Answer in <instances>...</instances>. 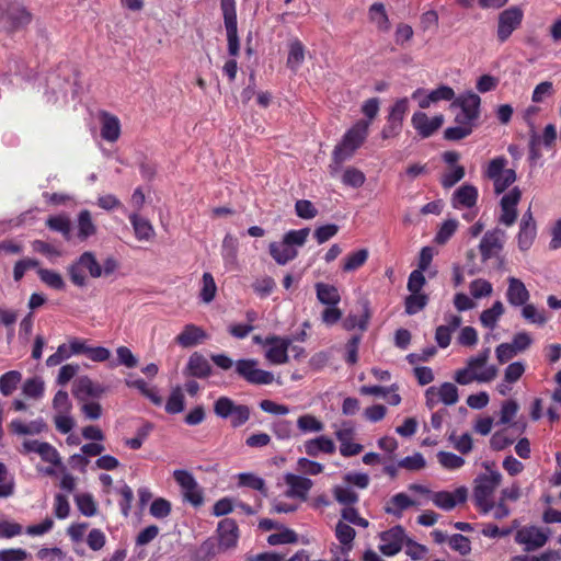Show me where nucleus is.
Returning a JSON list of instances; mask_svg holds the SVG:
<instances>
[{
	"label": "nucleus",
	"mask_w": 561,
	"mask_h": 561,
	"mask_svg": "<svg viewBox=\"0 0 561 561\" xmlns=\"http://www.w3.org/2000/svg\"><path fill=\"white\" fill-rule=\"evenodd\" d=\"M416 503L405 493H397L392 495L385 506V512L396 517H401L403 511L414 506Z\"/></svg>",
	"instance_id": "a878e982"
},
{
	"label": "nucleus",
	"mask_w": 561,
	"mask_h": 561,
	"mask_svg": "<svg viewBox=\"0 0 561 561\" xmlns=\"http://www.w3.org/2000/svg\"><path fill=\"white\" fill-rule=\"evenodd\" d=\"M264 342L268 344L265 352V358L271 364L282 365L288 362V350L291 345V340L289 337L272 334L266 336Z\"/></svg>",
	"instance_id": "9d476101"
},
{
	"label": "nucleus",
	"mask_w": 561,
	"mask_h": 561,
	"mask_svg": "<svg viewBox=\"0 0 561 561\" xmlns=\"http://www.w3.org/2000/svg\"><path fill=\"white\" fill-rule=\"evenodd\" d=\"M412 126L422 138L431 137L444 123L443 115L428 117L424 112H415L411 118Z\"/></svg>",
	"instance_id": "ddd939ff"
},
{
	"label": "nucleus",
	"mask_w": 561,
	"mask_h": 561,
	"mask_svg": "<svg viewBox=\"0 0 561 561\" xmlns=\"http://www.w3.org/2000/svg\"><path fill=\"white\" fill-rule=\"evenodd\" d=\"M304 448L310 457H318L321 453L332 455L336 449L334 442L324 435L306 440Z\"/></svg>",
	"instance_id": "412c9836"
},
{
	"label": "nucleus",
	"mask_w": 561,
	"mask_h": 561,
	"mask_svg": "<svg viewBox=\"0 0 561 561\" xmlns=\"http://www.w3.org/2000/svg\"><path fill=\"white\" fill-rule=\"evenodd\" d=\"M501 481L502 474L499 471H491L489 474L483 473L474 479L473 501L481 513L488 514L493 510L494 501L492 496Z\"/></svg>",
	"instance_id": "f03ea898"
},
{
	"label": "nucleus",
	"mask_w": 561,
	"mask_h": 561,
	"mask_svg": "<svg viewBox=\"0 0 561 561\" xmlns=\"http://www.w3.org/2000/svg\"><path fill=\"white\" fill-rule=\"evenodd\" d=\"M224 24L227 33L228 53L237 57L240 51L236 0H220Z\"/></svg>",
	"instance_id": "39448f33"
},
{
	"label": "nucleus",
	"mask_w": 561,
	"mask_h": 561,
	"mask_svg": "<svg viewBox=\"0 0 561 561\" xmlns=\"http://www.w3.org/2000/svg\"><path fill=\"white\" fill-rule=\"evenodd\" d=\"M129 221L134 228L135 237L139 241H149L154 236V229L149 220L140 217L137 213L128 216Z\"/></svg>",
	"instance_id": "bb28decb"
},
{
	"label": "nucleus",
	"mask_w": 561,
	"mask_h": 561,
	"mask_svg": "<svg viewBox=\"0 0 561 561\" xmlns=\"http://www.w3.org/2000/svg\"><path fill=\"white\" fill-rule=\"evenodd\" d=\"M513 443L514 438L507 434L506 430L495 432L490 439V446L493 450H503Z\"/></svg>",
	"instance_id": "774afa93"
},
{
	"label": "nucleus",
	"mask_w": 561,
	"mask_h": 561,
	"mask_svg": "<svg viewBox=\"0 0 561 561\" xmlns=\"http://www.w3.org/2000/svg\"><path fill=\"white\" fill-rule=\"evenodd\" d=\"M22 380V374L18 370H10L0 376V392L4 396H11Z\"/></svg>",
	"instance_id": "72a5a7b5"
},
{
	"label": "nucleus",
	"mask_w": 561,
	"mask_h": 561,
	"mask_svg": "<svg viewBox=\"0 0 561 561\" xmlns=\"http://www.w3.org/2000/svg\"><path fill=\"white\" fill-rule=\"evenodd\" d=\"M368 14L370 22L376 25L379 32L387 33L390 31L391 23L383 3L375 2L371 4Z\"/></svg>",
	"instance_id": "c85d7f7f"
},
{
	"label": "nucleus",
	"mask_w": 561,
	"mask_h": 561,
	"mask_svg": "<svg viewBox=\"0 0 561 561\" xmlns=\"http://www.w3.org/2000/svg\"><path fill=\"white\" fill-rule=\"evenodd\" d=\"M305 53H306V48H305V45L302 44V42H300L297 38L294 39L289 44L287 66L290 69L296 70L304 62Z\"/></svg>",
	"instance_id": "c9c22d12"
},
{
	"label": "nucleus",
	"mask_w": 561,
	"mask_h": 561,
	"mask_svg": "<svg viewBox=\"0 0 561 561\" xmlns=\"http://www.w3.org/2000/svg\"><path fill=\"white\" fill-rule=\"evenodd\" d=\"M537 236V227L528 226L527 222L519 224L517 243L520 251H527L533 245Z\"/></svg>",
	"instance_id": "f704fd0d"
},
{
	"label": "nucleus",
	"mask_w": 561,
	"mask_h": 561,
	"mask_svg": "<svg viewBox=\"0 0 561 561\" xmlns=\"http://www.w3.org/2000/svg\"><path fill=\"white\" fill-rule=\"evenodd\" d=\"M105 391L106 388L101 383L94 382L88 377H83L78 381L76 394L84 393L92 398H100Z\"/></svg>",
	"instance_id": "58836bf2"
},
{
	"label": "nucleus",
	"mask_w": 561,
	"mask_h": 561,
	"mask_svg": "<svg viewBox=\"0 0 561 561\" xmlns=\"http://www.w3.org/2000/svg\"><path fill=\"white\" fill-rule=\"evenodd\" d=\"M186 370L190 376L204 379L210 376L211 366L204 355L194 352L188 358Z\"/></svg>",
	"instance_id": "4be33fe9"
},
{
	"label": "nucleus",
	"mask_w": 561,
	"mask_h": 561,
	"mask_svg": "<svg viewBox=\"0 0 561 561\" xmlns=\"http://www.w3.org/2000/svg\"><path fill=\"white\" fill-rule=\"evenodd\" d=\"M76 504L80 513L84 516H94L98 512V505L94 497L90 493L78 494L76 497Z\"/></svg>",
	"instance_id": "79ce46f5"
},
{
	"label": "nucleus",
	"mask_w": 561,
	"mask_h": 561,
	"mask_svg": "<svg viewBox=\"0 0 561 561\" xmlns=\"http://www.w3.org/2000/svg\"><path fill=\"white\" fill-rule=\"evenodd\" d=\"M522 307V316L526 321L538 325H543L547 322L545 311H539L535 305L526 302Z\"/></svg>",
	"instance_id": "8fccbe9b"
},
{
	"label": "nucleus",
	"mask_w": 561,
	"mask_h": 561,
	"mask_svg": "<svg viewBox=\"0 0 561 561\" xmlns=\"http://www.w3.org/2000/svg\"><path fill=\"white\" fill-rule=\"evenodd\" d=\"M496 375L497 369L495 366H489L480 374L473 373V370L467 366V368L458 369L454 378L459 385H469L473 380H478L480 382L491 381L496 377Z\"/></svg>",
	"instance_id": "a211bd4d"
},
{
	"label": "nucleus",
	"mask_w": 561,
	"mask_h": 561,
	"mask_svg": "<svg viewBox=\"0 0 561 561\" xmlns=\"http://www.w3.org/2000/svg\"><path fill=\"white\" fill-rule=\"evenodd\" d=\"M426 461L421 453H415L412 456H408L398 461V467L407 469L409 471H419L424 469Z\"/></svg>",
	"instance_id": "bf43d9fd"
},
{
	"label": "nucleus",
	"mask_w": 561,
	"mask_h": 561,
	"mask_svg": "<svg viewBox=\"0 0 561 561\" xmlns=\"http://www.w3.org/2000/svg\"><path fill=\"white\" fill-rule=\"evenodd\" d=\"M46 226L53 231L60 232L66 240H70L71 224L67 216H50L46 220Z\"/></svg>",
	"instance_id": "4c0bfd02"
},
{
	"label": "nucleus",
	"mask_w": 561,
	"mask_h": 561,
	"mask_svg": "<svg viewBox=\"0 0 561 561\" xmlns=\"http://www.w3.org/2000/svg\"><path fill=\"white\" fill-rule=\"evenodd\" d=\"M505 297L512 307L517 308L528 302L530 293L519 278L511 276L507 278Z\"/></svg>",
	"instance_id": "f3484780"
},
{
	"label": "nucleus",
	"mask_w": 561,
	"mask_h": 561,
	"mask_svg": "<svg viewBox=\"0 0 561 561\" xmlns=\"http://www.w3.org/2000/svg\"><path fill=\"white\" fill-rule=\"evenodd\" d=\"M448 439L453 444L454 448L462 455L469 454L473 448L472 437L468 433H465L460 436L451 433Z\"/></svg>",
	"instance_id": "864d4df0"
},
{
	"label": "nucleus",
	"mask_w": 561,
	"mask_h": 561,
	"mask_svg": "<svg viewBox=\"0 0 561 561\" xmlns=\"http://www.w3.org/2000/svg\"><path fill=\"white\" fill-rule=\"evenodd\" d=\"M370 122L366 119L357 121L343 135L341 141L334 147L329 165L330 174L335 175L342 168V164L351 159L356 150L363 146L369 134Z\"/></svg>",
	"instance_id": "f257e3e1"
},
{
	"label": "nucleus",
	"mask_w": 561,
	"mask_h": 561,
	"mask_svg": "<svg viewBox=\"0 0 561 561\" xmlns=\"http://www.w3.org/2000/svg\"><path fill=\"white\" fill-rule=\"evenodd\" d=\"M478 188L471 184H465L457 188L453 195L454 207L471 208L478 201Z\"/></svg>",
	"instance_id": "5701e85b"
},
{
	"label": "nucleus",
	"mask_w": 561,
	"mask_h": 561,
	"mask_svg": "<svg viewBox=\"0 0 561 561\" xmlns=\"http://www.w3.org/2000/svg\"><path fill=\"white\" fill-rule=\"evenodd\" d=\"M436 393L438 394L439 401L446 405L456 404L459 400L458 389L451 382L442 383L439 389H436Z\"/></svg>",
	"instance_id": "c03bdc74"
},
{
	"label": "nucleus",
	"mask_w": 561,
	"mask_h": 561,
	"mask_svg": "<svg viewBox=\"0 0 561 561\" xmlns=\"http://www.w3.org/2000/svg\"><path fill=\"white\" fill-rule=\"evenodd\" d=\"M448 545L460 556H468L471 552V542L469 538L461 534H455L448 538Z\"/></svg>",
	"instance_id": "4d7b16f0"
},
{
	"label": "nucleus",
	"mask_w": 561,
	"mask_h": 561,
	"mask_svg": "<svg viewBox=\"0 0 561 561\" xmlns=\"http://www.w3.org/2000/svg\"><path fill=\"white\" fill-rule=\"evenodd\" d=\"M9 428L16 435H37L47 431V424L42 417L31 421L28 424L15 419L10 422Z\"/></svg>",
	"instance_id": "b1692460"
},
{
	"label": "nucleus",
	"mask_w": 561,
	"mask_h": 561,
	"mask_svg": "<svg viewBox=\"0 0 561 561\" xmlns=\"http://www.w3.org/2000/svg\"><path fill=\"white\" fill-rule=\"evenodd\" d=\"M238 479L239 485L260 491L262 494L266 495L267 489L265 486V481L262 478L253 473H240Z\"/></svg>",
	"instance_id": "09e8293b"
},
{
	"label": "nucleus",
	"mask_w": 561,
	"mask_h": 561,
	"mask_svg": "<svg viewBox=\"0 0 561 561\" xmlns=\"http://www.w3.org/2000/svg\"><path fill=\"white\" fill-rule=\"evenodd\" d=\"M184 410V394L180 387L172 390L165 403V411L170 414H178Z\"/></svg>",
	"instance_id": "3c124183"
},
{
	"label": "nucleus",
	"mask_w": 561,
	"mask_h": 561,
	"mask_svg": "<svg viewBox=\"0 0 561 561\" xmlns=\"http://www.w3.org/2000/svg\"><path fill=\"white\" fill-rule=\"evenodd\" d=\"M44 381L39 377H33L25 380L22 391L28 398L39 399L44 394Z\"/></svg>",
	"instance_id": "de8ad7c7"
},
{
	"label": "nucleus",
	"mask_w": 561,
	"mask_h": 561,
	"mask_svg": "<svg viewBox=\"0 0 561 561\" xmlns=\"http://www.w3.org/2000/svg\"><path fill=\"white\" fill-rule=\"evenodd\" d=\"M215 415L221 420H229L233 428L241 427L251 417V409L247 404L237 403L227 396H221L213 404Z\"/></svg>",
	"instance_id": "7ed1b4c3"
},
{
	"label": "nucleus",
	"mask_w": 561,
	"mask_h": 561,
	"mask_svg": "<svg viewBox=\"0 0 561 561\" xmlns=\"http://www.w3.org/2000/svg\"><path fill=\"white\" fill-rule=\"evenodd\" d=\"M284 481L288 486L286 491L287 497H296L301 501H306L308 493L311 490L313 483L309 478L301 477L295 473H286Z\"/></svg>",
	"instance_id": "2eb2a0df"
},
{
	"label": "nucleus",
	"mask_w": 561,
	"mask_h": 561,
	"mask_svg": "<svg viewBox=\"0 0 561 561\" xmlns=\"http://www.w3.org/2000/svg\"><path fill=\"white\" fill-rule=\"evenodd\" d=\"M43 461L51 463L56 467L61 466V458L58 450L47 442H43L39 446L38 454Z\"/></svg>",
	"instance_id": "6e6d98bb"
},
{
	"label": "nucleus",
	"mask_w": 561,
	"mask_h": 561,
	"mask_svg": "<svg viewBox=\"0 0 561 561\" xmlns=\"http://www.w3.org/2000/svg\"><path fill=\"white\" fill-rule=\"evenodd\" d=\"M369 252L367 249H359L357 251L348 253L343 259L342 271L344 273H351L362 267L368 260Z\"/></svg>",
	"instance_id": "7c9ffc66"
},
{
	"label": "nucleus",
	"mask_w": 561,
	"mask_h": 561,
	"mask_svg": "<svg viewBox=\"0 0 561 561\" xmlns=\"http://www.w3.org/2000/svg\"><path fill=\"white\" fill-rule=\"evenodd\" d=\"M355 529L348 524L340 520L335 527V536L341 545L351 548L355 538Z\"/></svg>",
	"instance_id": "603ef678"
},
{
	"label": "nucleus",
	"mask_w": 561,
	"mask_h": 561,
	"mask_svg": "<svg viewBox=\"0 0 561 561\" xmlns=\"http://www.w3.org/2000/svg\"><path fill=\"white\" fill-rule=\"evenodd\" d=\"M335 500L346 506H352L358 502V494L351 488L335 486L333 490Z\"/></svg>",
	"instance_id": "e2e57ef3"
},
{
	"label": "nucleus",
	"mask_w": 561,
	"mask_h": 561,
	"mask_svg": "<svg viewBox=\"0 0 561 561\" xmlns=\"http://www.w3.org/2000/svg\"><path fill=\"white\" fill-rule=\"evenodd\" d=\"M297 426L304 433H318L324 428L323 423L311 414L300 415L297 420Z\"/></svg>",
	"instance_id": "a18cd8bd"
},
{
	"label": "nucleus",
	"mask_w": 561,
	"mask_h": 561,
	"mask_svg": "<svg viewBox=\"0 0 561 561\" xmlns=\"http://www.w3.org/2000/svg\"><path fill=\"white\" fill-rule=\"evenodd\" d=\"M218 546L222 550H229L237 546L239 539V528L237 522L232 518H224L217 527Z\"/></svg>",
	"instance_id": "4468645a"
},
{
	"label": "nucleus",
	"mask_w": 561,
	"mask_h": 561,
	"mask_svg": "<svg viewBox=\"0 0 561 561\" xmlns=\"http://www.w3.org/2000/svg\"><path fill=\"white\" fill-rule=\"evenodd\" d=\"M428 302V297L425 294L422 293H411L404 301L405 312L408 314H415L422 309L425 308V306Z\"/></svg>",
	"instance_id": "a19ab883"
},
{
	"label": "nucleus",
	"mask_w": 561,
	"mask_h": 561,
	"mask_svg": "<svg viewBox=\"0 0 561 561\" xmlns=\"http://www.w3.org/2000/svg\"><path fill=\"white\" fill-rule=\"evenodd\" d=\"M268 252L275 262L279 265L287 264L298 255V251L287 244L284 240L280 242H271L268 245Z\"/></svg>",
	"instance_id": "393cba45"
},
{
	"label": "nucleus",
	"mask_w": 561,
	"mask_h": 561,
	"mask_svg": "<svg viewBox=\"0 0 561 561\" xmlns=\"http://www.w3.org/2000/svg\"><path fill=\"white\" fill-rule=\"evenodd\" d=\"M96 233V226L92 220L91 213L88 209H83L78 215V238L81 241Z\"/></svg>",
	"instance_id": "2f4dec72"
},
{
	"label": "nucleus",
	"mask_w": 561,
	"mask_h": 561,
	"mask_svg": "<svg viewBox=\"0 0 561 561\" xmlns=\"http://www.w3.org/2000/svg\"><path fill=\"white\" fill-rule=\"evenodd\" d=\"M480 96L472 92H468L467 94L459 96L453 103V105L459 106L462 112L469 113L476 118H478L480 114Z\"/></svg>",
	"instance_id": "c756f323"
},
{
	"label": "nucleus",
	"mask_w": 561,
	"mask_h": 561,
	"mask_svg": "<svg viewBox=\"0 0 561 561\" xmlns=\"http://www.w3.org/2000/svg\"><path fill=\"white\" fill-rule=\"evenodd\" d=\"M67 271L73 285L78 287H84L87 285L84 268L79 264L78 259L68 266Z\"/></svg>",
	"instance_id": "338daca9"
},
{
	"label": "nucleus",
	"mask_w": 561,
	"mask_h": 561,
	"mask_svg": "<svg viewBox=\"0 0 561 561\" xmlns=\"http://www.w3.org/2000/svg\"><path fill=\"white\" fill-rule=\"evenodd\" d=\"M309 232V228L289 230L284 234L283 240L293 248L294 245L301 247L306 243Z\"/></svg>",
	"instance_id": "69168bd1"
},
{
	"label": "nucleus",
	"mask_w": 561,
	"mask_h": 561,
	"mask_svg": "<svg viewBox=\"0 0 561 561\" xmlns=\"http://www.w3.org/2000/svg\"><path fill=\"white\" fill-rule=\"evenodd\" d=\"M79 264L87 270L91 277L98 278L102 275V266L92 252H83L79 257Z\"/></svg>",
	"instance_id": "37998d69"
},
{
	"label": "nucleus",
	"mask_w": 561,
	"mask_h": 561,
	"mask_svg": "<svg viewBox=\"0 0 561 561\" xmlns=\"http://www.w3.org/2000/svg\"><path fill=\"white\" fill-rule=\"evenodd\" d=\"M458 221L456 219H448L443 222L435 236V242L437 244H445L456 232Z\"/></svg>",
	"instance_id": "13d9d810"
},
{
	"label": "nucleus",
	"mask_w": 561,
	"mask_h": 561,
	"mask_svg": "<svg viewBox=\"0 0 561 561\" xmlns=\"http://www.w3.org/2000/svg\"><path fill=\"white\" fill-rule=\"evenodd\" d=\"M468 490L465 486L457 488L454 492L439 491L433 494V503L445 511L453 510L457 504H462L467 501Z\"/></svg>",
	"instance_id": "dca6fc26"
},
{
	"label": "nucleus",
	"mask_w": 561,
	"mask_h": 561,
	"mask_svg": "<svg viewBox=\"0 0 561 561\" xmlns=\"http://www.w3.org/2000/svg\"><path fill=\"white\" fill-rule=\"evenodd\" d=\"M466 170L462 165H455L449 172L442 175L440 184L444 188H450L465 178Z\"/></svg>",
	"instance_id": "052dcab7"
},
{
	"label": "nucleus",
	"mask_w": 561,
	"mask_h": 561,
	"mask_svg": "<svg viewBox=\"0 0 561 561\" xmlns=\"http://www.w3.org/2000/svg\"><path fill=\"white\" fill-rule=\"evenodd\" d=\"M0 10L1 18L5 22L4 30L8 33H14L26 27L33 20L32 13L18 2H11L4 10Z\"/></svg>",
	"instance_id": "0eeeda50"
},
{
	"label": "nucleus",
	"mask_w": 561,
	"mask_h": 561,
	"mask_svg": "<svg viewBox=\"0 0 561 561\" xmlns=\"http://www.w3.org/2000/svg\"><path fill=\"white\" fill-rule=\"evenodd\" d=\"M37 275L45 285L55 290H64L66 287L62 276L56 271L48 268H38Z\"/></svg>",
	"instance_id": "e433bc0d"
},
{
	"label": "nucleus",
	"mask_w": 561,
	"mask_h": 561,
	"mask_svg": "<svg viewBox=\"0 0 561 561\" xmlns=\"http://www.w3.org/2000/svg\"><path fill=\"white\" fill-rule=\"evenodd\" d=\"M234 366L238 376L248 383L262 386L271 385L274 381V375L271 371L257 368V360L255 359H239Z\"/></svg>",
	"instance_id": "423d86ee"
},
{
	"label": "nucleus",
	"mask_w": 561,
	"mask_h": 561,
	"mask_svg": "<svg viewBox=\"0 0 561 561\" xmlns=\"http://www.w3.org/2000/svg\"><path fill=\"white\" fill-rule=\"evenodd\" d=\"M405 539V531L402 526H394L380 534L379 550L387 557L399 553Z\"/></svg>",
	"instance_id": "f8f14e48"
},
{
	"label": "nucleus",
	"mask_w": 561,
	"mask_h": 561,
	"mask_svg": "<svg viewBox=\"0 0 561 561\" xmlns=\"http://www.w3.org/2000/svg\"><path fill=\"white\" fill-rule=\"evenodd\" d=\"M437 460L447 470H457L465 465V459L450 451H438Z\"/></svg>",
	"instance_id": "49530a36"
},
{
	"label": "nucleus",
	"mask_w": 561,
	"mask_h": 561,
	"mask_svg": "<svg viewBox=\"0 0 561 561\" xmlns=\"http://www.w3.org/2000/svg\"><path fill=\"white\" fill-rule=\"evenodd\" d=\"M504 313L502 301L496 300L491 308L485 309L480 314V322L486 329H494L501 316Z\"/></svg>",
	"instance_id": "473e14b6"
},
{
	"label": "nucleus",
	"mask_w": 561,
	"mask_h": 561,
	"mask_svg": "<svg viewBox=\"0 0 561 561\" xmlns=\"http://www.w3.org/2000/svg\"><path fill=\"white\" fill-rule=\"evenodd\" d=\"M368 320L369 312L368 309L365 308L364 313L360 317L355 314H348L343 322V327L348 331L354 330L355 328H358L360 331H365L368 325Z\"/></svg>",
	"instance_id": "0e129e2a"
},
{
	"label": "nucleus",
	"mask_w": 561,
	"mask_h": 561,
	"mask_svg": "<svg viewBox=\"0 0 561 561\" xmlns=\"http://www.w3.org/2000/svg\"><path fill=\"white\" fill-rule=\"evenodd\" d=\"M365 180V174L354 167L346 168L342 176L343 184L354 188L360 187Z\"/></svg>",
	"instance_id": "5fc2aeb1"
},
{
	"label": "nucleus",
	"mask_w": 561,
	"mask_h": 561,
	"mask_svg": "<svg viewBox=\"0 0 561 561\" xmlns=\"http://www.w3.org/2000/svg\"><path fill=\"white\" fill-rule=\"evenodd\" d=\"M217 293V285L213 275L209 272H205L202 276V288L199 297L203 302L209 304L214 300Z\"/></svg>",
	"instance_id": "ea45409f"
},
{
	"label": "nucleus",
	"mask_w": 561,
	"mask_h": 561,
	"mask_svg": "<svg viewBox=\"0 0 561 561\" xmlns=\"http://www.w3.org/2000/svg\"><path fill=\"white\" fill-rule=\"evenodd\" d=\"M515 541L524 545L526 551H534L546 545L548 533L537 526H524L517 530Z\"/></svg>",
	"instance_id": "9b49d317"
},
{
	"label": "nucleus",
	"mask_w": 561,
	"mask_h": 561,
	"mask_svg": "<svg viewBox=\"0 0 561 561\" xmlns=\"http://www.w3.org/2000/svg\"><path fill=\"white\" fill-rule=\"evenodd\" d=\"M507 159L503 156L492 159L484 175L493 181L495 194H502L510 185L516 181V172L513 169H506Z\"/></svg>",
	"instance_id": "20e7f679"
},
{
	"label": "nucleus",
	"mask_w": 561,
	"mask_h": 561,
	"mask_svg": "<svg viewBox=\"0 0 561 561\" xmlns=\"http://www.w3.org/2000/svg\"><path fill=\"white\" fill-rule=\"evenodd\" d=\"M207 339V333L195 324H186L182 332L176 335L175 342L185 348L196 346Z\"/></svg>",
	"instance_id": "6ab92c4d"
},
{
	"label": "nucleus",
	"mask_w": 561,
	"mask_h": 561,
	"mask_svg": "<svg viewBox=\"0 0 561 561\" xmlns=\"http://www.w3.org/2000/svg\"><path fill=\"white\" fill-rule=\"evenodd\" d=\"M298 541L297 534L289 528H285L279 533L272 534L267 537V542L271 546L284 545V543H295Z\"/></svg>",
	"instance_id": "680f3d73"
},
{
	"label": "nucleus",
	"mask_w": 561,
	"mask_h": 561,
	"mask_svg": "<svg viewBox=\"0 0 561 561\" xmlns=\"http://www.w3.org/2000/svg\"><path fill=\"white\" fill-rule=\"evenodd\" d=\"M524 12L519 7H511L499 14L496 37L505 43L523 22Z\"/></svg>",
	"instance_id": "6e6552de"
},
{
	"label": "nucleus",
	"mask_w": 561,
	"mask_h": 561,
	"mask_svg": "<svg viewBox=\"0 0 561 561\" xmlns=\"http://www.w3.org/2000/svg\"><path fill=\"white\" fill-rule=\"evenodd\" d=\"M101 137L110 142L116 141L121 136V123L117 116L108 113L101 112Z\"/></svg>",
	"instance_id": "aec40b11"
},
{
	"label": "nucleus",
	"mask_w": 561,
	"mask_h": 561,
	"mask_svg": "<svg viewBox=\"0 0 561 561\" xmlns=\"http://www.w3.org/2000/svg\"><path fill=\"white\" fill-rule=\"evenodd\" d=\"M505 237V231L500 228L489 230L484 233L479 244V251L483 262L497 256L502 252Z\"/></svg>",
	"instance_id": "1a4fd4ad"
},
{
	"label": "nucleus",
	"mask_w": 561,
	"mask_h": 561,
	"mask_svg": "<svg viewBox=\"0 0 561 561\" xmlns=\"http://www.w3.org/2000/svg\"><path fill=\"white\" fill-rule=\"evenodd\" d=\"M317 299L327 306H337L341 301V296L334 285L319 282L314 285Z\"/></svg>",
	"instance_id": "cd10ccee"
}]
</instances>
